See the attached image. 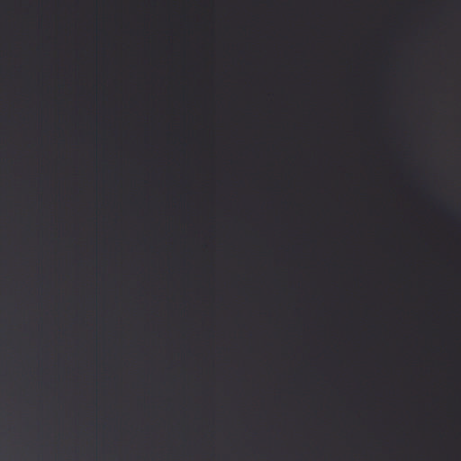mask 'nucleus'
Returning <instances> with one entry per match:
<instances>
[{
	"instance_id": "1",
	"label": "nucleus",
	"mask_w": 461,
	"mask_h": 461,
	"mask_svg": "<svg viewBox=\"0 0 461 461\" xmlns=\"http://www.w3.org/2000/svg\"><path fill=\"white\" fill-rule=\"evenodd\" d=\"M311 155H317V0H311Z\"/></svg>"
},
{
	"instance_id": "2",
	"label": "nucleus",
	"mask_w": 461,
	"mask_h": 461,
	"mask_svg": "<svg viewBox=\"0 0 461 461\" xmlns=\"http://www.w3.org/2000/svg\"><path fill=\"white\" fill-rule=\"evenodd\" d=\"M319 158H321V0H319Z\"/></svg>"
}]
</instances>
